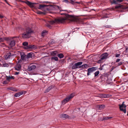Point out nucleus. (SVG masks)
I'll return each mask as SVG.
<instances>
[{
  "label": "nucleus",
  "instance_id": "1",
  "mask_svg": "<svg viewBox=\"0 0 128 128\" xmlns=\"http://www.w3.org/2000/svg\"><path fill=\"white\" fill-rule=\"evenodd\" d=\"M65 14L66 17L64 18H59L56 19L54 21L50 20L48 22V23L46 24V26L50 28H51L50 24H53L54 23H64L66 20H70L71 16L68 14H61V15Z\"/></svg>",
  "mask_w": 128,
  "mask_h": 128
},
{
  "label": "nucleus",
  "instance_id": "2",
  "mask_svg": "<svg viewBox=\"0 0 128 128\" xmlns=\"http://www.w3.org/2000/svg\"><path fill=\"white\" fill-rule=\"evenodd\" d=\"M33 31L31 28H27L25 32L22 34V37L24 38H30L32 34Z\"/></svg>",
  "mask_w": 128,
  "mask_h": 128
},
{
  "label": "nucleus",
  "instance_id": "3",
  "mask_svg": "<svg viewBox=\"0 0 128 128\" xmlns=\"http://www.w3.org/2000/svg\"><path fill=\"white\" fill-rule=\"evenodd\" d=\"M110 1L111 4H114L116 5L115 7L112 8V9L116 11L119 12V10L120 9V0H110Z\"/></svg>",
  "mask_w": 128,
  "mask_h": 128
},
{
  "label": "nucleus",
  "instance_id": "4",
  "mask_svg": "<svg viewBox=\"0 0 128 128\" xmlns=\"http://www.w3.org/2000/svg\"><path fill=\"white\" fill-rule=\"evenodd\" d=\"M74 94L72 93L70 95L67 96L65 99L62 101V104H64L68 102L70 99L72 98L74 96Z\"/></svg>",
  "mask_w": 128,
  "mask_h": 128
},
{
  "label": "nucleus",
  "instance_id": "5",
  "mask_svg": "<svg viewBox=\"0 0 128 128\" xmlns=\"http://www.w3.org/2000/svg\"><path fill=\"white\" fill-rule=\"evenodd\" d=\"M124 102H123L122 104L120 105V111H122L124 112V113H125L126 112V105L124 104Z\"/></svg>",
  "mask_w": 128,
  "mask_h": 128
},
{
  "label": "nucleus",
  "instance_id": "6",
  "mask_svg": "<svg viewBox=\"0 0 128 128\" xmlns=\"http://www.w3.org/2000/svg\"><path fill=\"white\" fill-rule=\"evenodd\" d=\"M96 70V67H92L88 68V73L87 74V75L88 76L90 75V74L93 72V71H94Z\"/></svg>",
  "mask_w": 128,
  "mask_h": 128
},
{
  "label": "nucleus",
  "instance_id": "7",
  "mask_svg": "<svg viewBox=\"0 0 128 128\" xmlns=\"http://www.w3.org/2000/svg\"><path fill=\"white\" fill-rule=\"evenodd\" d=\"M21 2L25 3L31 8H33L34 6V4H35L34 3L31 2L28 0L26 1H21Z\"/></svg>",
  "mask_w": 128,
  "mask_h": 128
},
{
  "label": "nucleus",
  "instance_id": "8",
  "mask_svg": "<svg viewBox=\"0 0 128 128\" xmlns=\"http://www.w3.org/2000/svg\"><path fill=\"white\" fill-rule=\"evenodd\" d=\"M82 62H78L74 64L72 66V69H74L78 68V66L82 64Z\"/></svg>",
  "mask_w": 128,
  "mask_h": 128
},
{
  "label": "nucleus",
  "instance_id": "9",
  "mask_svg": "<svg viewBox=\"0 0 128 128\" xmlns=\"http://www.w3.org/2000/svg\"><path fill=\"white\" fill-rule=\"evenodd\" d=\"M120 12H125L126 10L128 9V6H126L124 5L120 4Z\"/></svg>",
  "mask_w": 128,
  "mask_h": 128
},
{
  "label": "nucleus",
  "instance_id": "10",
  "mask_svg": "<svg viewBox=\"0 0 128 128\" xmlns=\"http://www.w3.org/2000/svg\"><path fill=\"white\" fill-rule=\"evenodd\" d=\"M37 46H36L34 45L30 44L28 45L27 48H25V49L35 50L37 49Z\"/></svg>",
  "mask_w": 128,
  "mask_h": 128
},
{
  "label": "nucleus",
  "instance_id": "11",
  "mask_svg": "<svg viewBox=\"0 0 128 128\" xmlns=\"http://www.w3.org/2000/svg\"><path fill=\"white\" fill-rule=\"evenodd\" d=\"M108 54L107 52H106L102 54L100 56V58L102 60L106 59L108 56Z\"/></svg>",
  "mask_w": 128,
  "mask_h": 128
},
{
  "label": "nucleus",
  "instance_id": "12",
  "mask_svg": "<svg viewBox=\"0 0 128 128\" xmlns=\"http://www.w3.org/2000/svg\"><path fill=\"white\" fill-rule=\"evenodd\" d=\"M21 58V59L22 60H26L27 59L26 57V55L24 53H20Z\"/></svg>",
  "mask_w": 128,
  "mask_h": 128
},
{
  "label": "nucleus",
  "instance_id": "13",
  "mask_svg": "<svg viewBox=\"0 0 128 128\" xmlns=\"http://www.w3.org/2000/svg\"><path fill=\"white\" fill-rule=\"evenodd\" d=\"M15 38L14 37L12 38V40L10 41V45L11 47L14 46L15 44V41L13 39V38Z\"/></svg>",
  "mask_w": 128,
  "mask_h": 128
},
{
  "label": "nucleus",
  "instance_id": "14",
  "mask_svg": "<svg viewBox=\"0 0 128 128\" xmlns=\"http://www.w3.org/2000/svg\"><path fill=\"white\" fill-rule=\"evenodd\" d=\"M34 55V54L32 52L28 53L26 56L27 59L30 58H32Z\"/></svg>",
  "mask_w": 128,
  "mask_h": 128
},
{
  "label": "nucleus",
  "instance_id": "15",
  "mask_svg": "<svg viewBox=\"0 0 128 128\" xmlns=\"http://www.w3.org/2000/svg\"><path fill=\"white\" fill-rule=\"evenodd\" d=\"M36 68V66L35 65H32L31 66H29L28 67V70L29 71H30L34 70Z\"/></svg>",
  "mask_w": 128,
  "mask_h": 128
},
{
  "label": "nucleus",
  "instance_id": "16",
  "mask_svg": "<svg viewBox=\"0 0 128 128\" xmlns=\"http://www.w3.org/2000/svg\"><path fill=\"white\" fill-rule=\"evenodd\" d=\"M48 6V5L45 4H40L38 8L40 9L43 10L46 7Z\"/></svg>",
  "mask_w": 128,
  "mask_h": 128
},
{
  "label": "nucleus",
  "instance_id": "17",
  "mask_svg": "<svg viewBox=\"0 0 128 128\" xmlns=\"http://www.w3.org/2000/svg\"><path fill=\"white\" fill-rule=\"evenodd\" d=\"M21 66L20 64H17L15 66L14 68L16 70H19L21 69Z\"/></svg>",
  "mask_w": 128,
  "mask_h": 128
},
{
  "label": "nucleus",
  "instance_id": "18",
  "mask_svg": "<svg viewBox=\"0 0 128 128\" xmlns=\"http://www.w3.org/2000/svg\"><path fill=\"white\" fill-rule=\"evenodd\" d=\"M23 92H20L14 94V96L16 97H19L20 95L23 94Z\"/></svg>",
  "mask_w": 128,
  "mask_h": 128
},
{
  "label": "nucleus",
  "instance_id": "19",
  "mask_svg": "<svg viewBox=\"0 0 128 128\" xmlns=\"http://www.w3.org/2000/svg\"><path fill=\"white\" fill-rule=\"evenodd\" d=\"M54 86L53 85H51L49 86L45 91V92L46 93L48 92L51 89L54 88Z\"/></svg>",
  "mask_w": 128,
  "mask_h": 128
},
{
  "label": "nucleus",
  "instance_id": "20",
  "mask_svg": "<svg viewBox=\"0 0 128 128\" xmlns=\"http://www.w3.org/2000/svg\"><path fill=\"white\" fill-rule=\"evenodd\" d=\"M120 68H121L122 70H120V72L122 75H124V74L126 73L125 72H124V70H125L126 69V68L124 67L123 66H120Z\"/></svg>",
  "mask_w": 128,
  "mask_h": 128
},
{
  "label": "nucleus",
  "instance_id": "21",
  "mask_svg": "<svg viewBox=\"0 0 128 128\" xmlns=\"http://www.w3.org/2000/svg\"><path fill=\"white\" fill-rule=\"evenodd\" d=\"M11 56L12 55H11V53L10 52H8L5 58L6 59H7L10 58Z\"/></svg>",
  "mask_w": 128,
  "mask_h": 128
},
{
  "label": "nucleus",
  "instance_id": "22",
  "mask_svg": "<svg viewBox=\"0 0 128 128\" xmlns=\"http://www.w3.org/2000/svg\"><path fill=\"white\" fill-rule=\"evenodd\" d=\"M61 118H69V116H68L66 114H63L61 115Z\"/></svg>",
  "mask_w": 128,
  "mask_h": 128
},
{
  "label": "nucleus",
  "instance_id": "23",
  "mask_svg": "<svg viewBox=\"0 0 128 128\" xmlns=\"http://www.w3.org/2000/svg\"><path fill=\"white\" fill-rule=\"evenodd\" d=\"M13 38L10 37H6L4 38V40L8 42H10V41L12 40Z\"/></svg>",
  "mask_w": 128,
  "mask_h": 128
},
{
  "label": "nucleus",
  "instance_id": "24",
  "mask_svg": "<svg viewBox=\"0 0 128 128\" xmlns=\"http://www.w3.org/2000/svg\"><path fill=\"white\" fill-rule=\"evenodd\" d=\"M105 106L104 105H98L97 106V107L98 108L99 110H102L104 108Z\"/></svg>",
  "mask_w": 128,
  "mask_h": 128
},
{
  "label": "nucleus",
  "instance_id": "25",
  "mask_svg": "<svg viewBox=\"0 0 128 128\" xmlns=\"http://www.w3.org/2000/svg\"><path fill=\"white\" fill-rule=\"evenodd\" d=\"M14 77L12 76H7L6 78V80H7L8 81H9L11 79H14Z\"/></svg>",
  "mask_w": 128,
  "mask_h": 128
},
{
  "label": "nucleus",
  "instance_id": "26",
  "mask_svg": "<svg viewBox=\"0 0 128 128\" xmlns=\"http://www.w3.org/2000/svg\"><path fill=\"white\" fill-rule=\"evenodd\" d=\"M54 43V40L53 39H52L50 40L48 42V44L49 45L53 44Z\"/></svg>",
  "mask_w": 128,
  "mask_h": 128
},
{
  "label": "nucleus",
  "instance_id": "27",
  "mask_svg": "<svg viewBox=\"0 0 128 128\" xmlns=\"http://www.w3.org/2000/svg\"><path fill=\"white\" fill-rule=\"evenodd\" d=\"M112 117H104L102 120H109L112 118Z\"/></svg>",
  "mask_w": 128,
  "mask_h": 128
},
{
  "label": "nucleus",
  "instance_id": "28",
  "mask_svg": "<svg viewBox=\"0 0 128 128\" xmlns=\"http://www.w3.org/2000/svg\"><path fill=\"white\" fill-rule=\"evenodd\" d=\"M88 65H87L86 64H85L84 65H83L80 66H79L80 68H87L88 67Z\"/></svg>",
  "mask_w": 128,
  "mask_h": 128
},
{
  "label": "nucleus",
  "instance_id": "29",
  "mask_svg": "<svg viewBox=\"0 0 128 128\" xmlns=\"http://www.w3.org/2000/svg\"><path fill=\"white\" fill-rule=\"evenodd\" d=\"M58 56L60 58H63L64 56L62 54L60 53L58 54Z\"/></svg>",
  "mask_w": 128,
  "mask_h": 128
},
{
  "label": "nucleus",
  "instance_id": "30",
  "mask_svg": "<svg viewBox=\"0 0 128 128\" xmlns=\"http://www.w3.org/2000/svg\"><path fill=\"white\" fill-rule=\"evenodd\" d=\"M47 33V31L46 30L43 31L42 33V36H44L46 35Z\"/></svg>",
  "mask_w": 128,
  "mask_h": 128
},
{
  "label": "nucleus",
  "instance_id": "31",
  "mask_svg": "<svg viewBox=\"0 0 128 128\" xmlns=\"http://www.w3.org/2000/svg\"><path fill=\"white\" fill-rule=\"evenodd\" d=\"M22 45L23 46H26V47L24 48H27L28 46V42H24L22 43Z\"/></svg>",
  "mask_w": 128,
  "mask_h": 128
},
{
  "label": "nucleus",
  "instance_id": "32",
  "mask_svg": "<svg viewBox=\"0 0 128 128\" xmlns=\"http://www.w3.org/2000/svg\"><path fill=\"white\" fill-rule=\"evenodd\" d=\"M9 89L11 90H12L15 92H16L17 91L15 88H13L10 87L9 88Z\"/></svg>",
  "mask_w": 128,
  "mask_h": 128
},
{
  "label": "nucleus",
  "instance_id": "33",
  "mask_svg": "<svg viewBox=\"0 0 128 128\" xmlns=\"http://www.w3.org/2000/svg\"><path fill=\"white\" fill-rule=\"evenodd\" d=\"M52 60H54L55 61L58 60V58L57 57H52L51 58Z\"/></svg>",
  "mask_w": 128,
  "mask_h": 128
},
{
  "label": "nucleus",
  "instance_id": "34",
  "mask_svg": "<svg viewBox=\"0 0 128 128\" xmlns=\"http://www.w3.org/2000/svg\"><path fill=\"white\" fill-rule=\"evenodd\" d=\"M57 7L58 9L60 10V12H61L62 11H66L67 10H62L61 9V8L60 6H57Z\"/></svg>",
  "mask_w": 128,
  "mask_h": 128
},
{
  "label": "nucleus",
  "instance_id": "35",
  "mask_svg": "<svg viewBox=\"0 0 128 128\" xmlns=\"http://www.w3.org/2000/svg\"><path fill=\"white\" fill-rule=\"evenodd\" d=\"M99 71L98 70L95 72L94 73V76L95 77H96L98 76V75L99 74Z\"/></svg>",
  "mask_w": 128,
  "mask_h": 128
},
{
  "label": "nucleus",
  "instance_id": "36",
  "mask_svg": "<svg viewBox=\"0 0 128 128\" xmlns=\"http://www.w3.org/2000/svg\"><path fill=\"white\" fill-rule=\"evenodd\" d=\"M109 14H108L106 13L105 14L104 16H103L102 17V18H108V15Z\"/></svg>",
  "mask_w": 128,
  "mask_h": 128
},
{
  "label": "nucleus",
  "instance_id": "37",
  "mask_svg": "<svg viewBox=\"0 0 128 128\" xmlns=\"http://www.w3.org/2000/svg\"><path fill=\"white\" fill-rule=\"evenodd\" d=\"M52 54L54 55H56L57 53V52L56 51H54L52 52Z\"/></svg>",
  "mask_w": 128,
  "mask_h": 128
},
{
  "label": "nucleus",
  "instance_id": "38",
  "mask_svg": "<svg viewBox=\"0 0 128 128\" xmlns=\"http://www.w3.org/2000/svg\"><path fill=\"white\" fill-rule=\"evenodd\" d=\"M3 66L4 67H8L9 66V65L8 64L6 63L3 64Z\"/></svg>",
  "mask_w": 128,
  "mask_h": 128
},
{
  "label": "nucleus",
  "instance_id": "39",
  "mask_svg": "<svg viewBox=\"0 0 128 128\" xmlns=\"http://www.w3.org/2000/svg\"><path fill=\"white\" fill-rule=\"evenodd\" d=\"M106 94H104L101 95V96L102 98H106Z\"/></svg>",
  "mask_w": 128,
  "mask_h": 128
},
{
  "label": "nucleus",
  "instance_id": "40",
  "mask_svg": "<svg viewBox=\"0 0 128 128\" xmlns=\"http://www.w3.org/2000/svg\"><path fill=\"white\" fill-rule=\"evenodd\" d=\"M106 27V28H110V27H111V26L110 25H106L105 26H103V27Z\"/></svg>",
  "mask_w": 128,
  "mask_h": 128
},
{
  "label": "nucleus",
  "instance_id": "41",
  "mask_svg": "<svg viewBox=\"0 0 128 128\" xmlns=\"http://www.w3.org/2000/svg\"><path fill=\"white\" fill-rule=\"evenodd\" d=\"M4 84H7L8 83V81L6 80L4 81L3 83Z\"/></svg>",
  "mask_w": 128,
  "mask_h": 128
},
{
  "label": "nucleus",
  "instance_id": "42",
  "mask_svg": "<svg viewBox=\"0 0 128 128\" xmlns=\"http://www.w3.org/2000/svg\"><path fill=\"white\" fill-rule=\"evenodd\" d=\"M69 3H70V2H69ZM70 3H71L72 4H74V1H73L72 0H70Z\"/></svg>",
  "mask_w": 128,
  "mask_h": 128
},
{
  "label": "nucleus",
  "instance_id": "43",
  "mask_svg": "<svg viewBox=\"0 0 128 128\" xmlns=\"http://www.w3.org/2000/svg\"><path fill=\"white\" fill-rule=\"evenodd\" d=\"M120 56V54H117V53H116V56L115 57H119V56Z\"/></svg>",
  "mask_w": 128,
  "mask_h": 128
},
{
  "label": "nucleus",
  "instance_id": "44",
  "mask_svg": "<svg viewBox=\"0 0 128 128\" xmlns=\"http://www.w3.org/2000/svg\"><path fill=\"white\" fill-rule=\"evenodd\" d=\"M64 2L66 3L67 4H68L69 2L67 0H64Z\"/></svg>",
  "mask_w": 128,
  "mask_h": 128
},
{
  "label": "nucleus",
  "instance_id": "45",
  "mask_svg": "<svg viewBox=\"0 0 128 128\" xmlns=\"http://www.w3.org/2000/svg\"><path fill=\"white\" fill-rule=\"evenodd\" d=\"M102 60H101V58H100V60H98V63H100L102 62Z\"/></svg>",
  "mask_w": 128,
  "mask_h": 128
},
{
  "label": "nucleus",
  "instance_id": "46",
  "mask_svg": "<svg viewBox=\"0 0 128 128\" xmlns=\"http://www.w3.org/2000/svg\"><path fill=\"white\" fill-rule=\"evenodd\" d=\"M125 51L127 53L128 52V48L127 47H125Z\"/></svg>",
  "mask_w": 128,
  "mask_h": 128
},
{
  "label": "nucleus",
  "instance_id": "47",
  "mask_svg": "<svg viewBox=\"0 0 128 128\" xmlns=\"http://www.w3.org/2000/svg\"><path fill=\"white\" fill-rule=\"evenodd\" d=\"M120 60V59H118L116 61V62L117 63L119 62Z\"/></svg>",
  "mask_w": 128,
  "mask_h": 128
},
{
  "label": "nucleus",
  "instance_id": "48",
  "mask_svg": "<svg viewBox=\"0 0 128 128\" xmlns=\"http://www.w3.org/2000/svg\"><path fill=\"white\" fill-rule=\"evenodd\" d=\"M4 40L2 38H0V42H3Z\"/></svg>",
  "mask_w": 128,
  "mask_h": 128
},
{
  "label": "nucleus",
  "instance_id": "49",
  "mask_svg": "<svg viewBox=\"0 0 128 128\" xmlns=\"http://www.w3.org/2000/svg\"><path fill=\"white\" fill-rule=\"evenodd\" d=\"M106 98H109L110 97V95L109 94H106Z\"/></svg>",
  "mask_w": 128,
  "mask_h": 128
},
{
  "label": "nucleus",
  "instance_id": "50",
  "mask_svg": "<svg viewBox=\"0 0 128 128\" xmlns=\"http://www.w3.org/2000/svg\"><path fill=\"white\" fill-rule=\"evenodd\" d=\"M44 13L40 12H38V14H41Z\"/></svg>",
  "mask_w": 128,
  "mask_h": 128
},
{
  "label": "nucleus",
  "instance_id": "51",
  "mask_svg": "<svg viewBox=\"0 0 128 128\" xmlns=\"http://www.w3.org/2000/svg\"><path fill=\"white\" fill-rule=\"evenodd\" d=\"M22 62V60H20L18 61V63H20Z\"/></svg>",
  "mask_w": 128,
  "mask_h": 128
},
{
  "label": "nucleus",
  "instance_id": "52",
  "mask_svg": "<svg viewBox=\"0 0 128 128\" xmlns=\"http://www.w3.org/2000/svg\"><path fill=\"white\" fill-rule=\"evenodd\" d=\"M4 17V16L0 14V18H3Z\"/></svg>",
  "mask_w": 128,
  "mask_h": 128
},
{
  "label": "nucleus",
  "instance_id": "53",
  "mask_svg": "<svg viewBox=\"0 0 128 128\" xmlns=\"http://www.w3.org/2000/svg\"><path fill=\"white\" fill-rule=\"evenodd\" d=\"M19 72H16L15 74L16 75H18L19 74Z\"/></svg>",
  "mask_w": 128,
  "mask_h": 128
},
{
  "label": "nucleus",
  "instance_id": "54",
  "mask_svg": "<svg viewBox=\"0 0 128 128\" xmlns=\"http://www.w3.org/2000/svg\"><path fill=\"white\" fill-rule=\"evenodd\" d=\"M105 65V64H104V65H102V66H101L100 67L102 68L103 66H104Z\"/></svg>",
  "mask_w": 128,
  "mask_h": 128
},
{
  "label": "nucleus",
  "instance_id": "55",
  "mask_svg": "<svg viewBox=\"0 0 128 128\" xmlns=\"http://www.w3.org/2000/svg\"><path fill=\"white\" fill-rule=\"evenodd\" d=\"M103 69V68H101V67H100V68H99V69H100V70H102Z\"/></svg>",
  "mask_w": 128,
  "mask_h": 128
},
{
  "label": "nucleus",
  "instance_id": "56",
  "mask_svg": "<svg viewBox=\"0 0 128 128\" xmlns=\"http://www.w3.org/2000/svg\"><path fill=\"white\" fill-rule=\"evenodd\" d=\"M75 3H77L78 4H80V2H76Z\"/></svg>",
  "mask_w": 128,
  "mask_h": 128
},
{
  "label": "nucleus",
  "instance_id": "57",
  "mask_svg": "<svg viewBox=\"0 0 128 128\" xmlns=\"http://www.w3.org/2000/svg\"><path fill=\"white\" fill-rule=\"evenodd\" d=\"M4 0L6 2V3H7V4H8V2H7V1L6 0Z\"/></svg>",
  "mask_w": 128,
  "mask_h": 128
},
{
  "label": "nucleus",
  "instance_id": "58",
  "mask_svg": "<svg viewBox=\"0 0 128 128\" xmlns=\"http://www.w3.org/2000/svg\"><path fill=\"white\" fill-rule=\"evenodd\" d=\"M4 0L6 2V3H7V4H8V2H7V1L6 0Z\"/></svg>",
  "mask_w": 128,
  "mask_h": 128
},
{
  "label": "nucleus",
  "instance_id": "59",
  "mask_svg": "<svg viewBox=\"0 0 128 128\" xmlns=\"http://www.w3.org/2000/svg\"><path fill=\"white\" fill-rule=\"evenodd\" d=\"M120 65V64H119V63H118V65H117V66H119V65ZM116 66H116L115 67H116Z\"/></svg>",
  "mask_w": 128,
  "mask_h": 128
},
{
  "label": "nucleus",
  "instance_id": "60",
  "mask_svg": "<svg viewBox=\"0 0 128 128\" xmlns=\"http://www.w3.org/2000/svg\"><path fill=\"white\" fill-rule=\"evenodd\" d=\"M118 106H119V108L120 109V104H119Z\"/></svg>",
  "mask_w": 128,
  "mask_h": 128
},
{
  "label": "nucleus",
  "instance_id": "61",
  "mask_svg": "<svg viewBox=\"0 0 128 128\" xmlns=\"http://www.w3.org/2000/svg\"><path fill=\"white\" fill-rule=\"evenodd\" d=\"M124 0H120V2H122Z\"/></svg>",
  "mask_w": 128,
  "mask_h": 128
},
{
  "label": "nucleus",
  "instance_id": "62",
  "mask_svg": "<svg viewBox=\"0 0 128 128\" xmlns=\"http://www.w3.org/2000/svg\"><path fill=\"white\" fill-rule=\"evenodd\" d=\"M91 10H95L94 9H92Z\"/></svg>",
  "mask_w": 128,
  "mask_h": 128
},
{
  "label": "nucleus",
  "instance_id": "63",
  "mask_svg": "<svg viewBox=\"0 0 128 128\" xmlns=\"http://www.w3.org/2000/svg\"><path fill=\"white\" fill-rule=\"evenodd\" d=\"M120 66H121L122 64V63L120 62Z\"/></svg>",
  "mask_w": 128,
  "mask_h": 128
},
{
  "label": "nucleus",
  "instance_id": "64",
  "mask_svg": "<svg viewBox=\"0 0 128 128\" xmlns=\"http://www.w3.org/2000/svg\"><path fill=\"white\" fill-rule=\"evenodd\" d=\"M127 116H128V112Z\"/></svg>",
  "mask_w": 128,
  "mask_h": 128
}]
</instances>
